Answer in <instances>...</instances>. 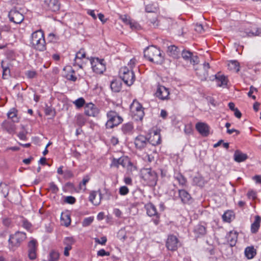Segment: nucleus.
Here are the masks:
<instances>
[{"instance_id":"obj_1","label":"nucleus","mask_w":261,"mask_h":261,"mask_svg":"<svg viewBox=\"0 0 261 261\" xmlns=\"http://www.w3.org/2000/svg\"><path fill=\"white\" fill-rule=\"evenodd\" d=\"M27 234L22 231H17L9 236L8 247L11 251H15L27 239Z\"/></svg>"},{"instance_id":"obj_2","label":"nucleus","mask_w":261,"mask_h":261,"mask_svg":"<svg viewBox=\"0 0 261 261\" xmlns=\"http://www.w3.org/2000/svg\"><path fill=\"white\" fill-rule=\"evenodd\" d=\"M144 56L150 62L158 64H162L164 61L161 50L153 46L147 47L144 51Z\"/></svg>"},{"instance_id":"obj_3","label":"nucleus","mask_w":261,"mask_h":261,"mask_svg":"<svg viewBox=\"0 0 261 261\" xmlns=\"http://www.w3.org/2000/svg\"><path fill=\"white\" fill-rule=\"evenodd\" d=\"M31 43L37 50L43 51L46 49V42L42 30H38L32 33Z\"/></svg>"},{"instance_id":"obj_4","label":"nucleus","mask_w":261,"mask_h":261,"mask_svg":"<svg viewBox=\"0 0 261 261\" xmlns=\"http://www.w3.org/2000/svg\"><path fill=\"white\" fill-rule=\"evenodd\" d=\"M141 177L147 184L151 187L155 186L158 181L156 173L151 168H144L141 170Z\"/></svg>"},{"instance_id":"obj_5","label":"nucleus","mask_w":261,"mask_h":261,"mask_svg":"<svg viewBox=\"0 0 261 261\" xmlns=\"http://www.w3.org/2000/svg\"><path fill=\"white\" fill-rule=\"evenodd\" d=\"M119 75L124 83L127 86H131L135 81V76L134 71L129 69L128 67L124 66L119 70Z\"/></svg>"},{"instance_id":"obj_6","label":"nucleus","mask_w":261,"mask_h":261,"mask_svg":"<svg viewBox=\"0 0 261 261\" xmlns=\"http://www.w3.org/2000/svg\"><path fill=\"white\" fill-rule=\"evenodd\" d=\"M108 120L106 124L107 128H112L123 121L122 118L114 111H110L107 114Z\"/></svg>"},{"instance_id":"obj_7","label":"nucleus","mask_w":261,"mask_h":261,"mask_svg":"<svg viewBox=\"0 0 261 261\" xmlns=\"http://www.w3.org/2000/svg\"><path fill=\"white\" fill-rule=\"evenodd\" d=\"M91 66L94 72L96 73H102L106 70V65L103 59L93 58L90 60Z\"/></svg>"},{"instance_id":"obj_8","label":"nucleus","mask_w":261,"mask_h":261,"mask_svg":"<svg viewBox=\"0 0 261 261\" xmlns=\"http://www.w3.org/2000/svg\"><path fill=\"white\" fill-rule=\"evenodd\" d=\"M131 111L135 115L137 116V119L142 120L144 117V113L142 105L137 100H135L130 107Z\"/></svg>"},{"instance_id":"obj_9","label":"nucleus","mask_w":261,"mask_h":261,"mask_svg":"<svg viewBox=\"0 0 261 261\" xmlns=\"http://www.w3.org/2000/svg\"><path fill=\"white\" fill-rule=\"evenodd\" d=\"M8 17L10 21L20 24L24 20V16L16 9L11 10L8 14Z\"/></svg>"},{"instance_id":"obj_10","label":"nucleus","mask_w":261,"mask_h":261,"mask_svg":"<svg viewBox=\"0 0 261 261\" xmlns=\"http://www.w3.org/2000/svg\"><path fill=\"white\" fill-rule=\"evenodd\" d=\"M28 257L31 260H34L37 257V242L32 240L28 243Z\"/></svg>"},{"instance_id":"obj_11","label":"nucleus","mask_w":261,"mask_h":261,"mask_svg":"<svg viewBox=\"0 0 261 261\" xmlns=\"http://www.w3.org/2000/svg\"><path fill=\"white\" fill-rule=\"evenodd\" d=\"M15 123L10 120H5L1 124L2 128L10 134H14L17 128Z\"/></svg>"},{"instance_id":"obj_12","label":"nucleus","mask_w":261,"mask_h":261,"mask_svg":"<svg viewBox=\"0 0 261 261\" xmlns=\"http://www.w3.org/2000/svg\"><path fill=\"white\" fill-rule=\"evenodd\" d=\"M169 89L164 86L159 85L155 93L156 97L161 100H166L169 98Z\"/></svg>"},{"instance_id":"obj_13","label":"nucleus","mask_w":261,"mask_h":261,"mask_svg":"<svg viewBox=\"0 0 261 261\" xmlns=\"http://www.w3.org/2000/svg\"><path fill=\"white\" fill-rule=\"evenodd\" d=\"M99 113L98 109L92 103L90 102L85 107V114L90 117H96Z\"/></svg>"},{"instance_id":"obj_14","label":"nucleus","mask_w":261,"mask_h":261,"mask_svg":"<svg viewBox=\"0 0 261 261\" xmlns=\"http://www.w3.org/2000/svg\"><path fill=\"white\" fill-rule=\"evenodd\" d=\"M43 7L47 11L56 12L59 9V5L57 0H44Z\"/></svg>"},{"instance_id":"obj_15","label":"nucleus","mask_w":261,"mask_h":261,"mask_svg":"<svg viewBox=\"0 0 261 261\" xmlns=\"http://www.w3.org/2000/svg\"><path fill=\"white\" fill-rule=\"evenodd\" d=\"M181 56L185 61H188L193 65L198 64L199 62L198 57L194 56L191 52L188 50H182Z\"/></svg>"},{"instance_id":"obj_16","label":"nucleus","mask_w":261,"mask_h":261,"mask_svg":"<svg viewBox=\"0 0 261 261\" xmlns=\"http://www.w3.org/2000/svg\"><path fill=\"white\" fill-rule=\"evenodd\" d=\"M244 33L245 35L243 34V37H252L261 35V29L257 28L256 26L252 25L250 28L245 29Z\"/></svg>"},{"instance_id":"obj_17","label":"nucleus","mask_w":261,"mask_h":261,"mask_svg":"<svg viewBox=\"0 0 261 261\" xmlns=\"http://www.w3.org/2000/svg\"><path fill=\"white\" fill-rule=\"evenodd\" d=\"M195 127L202 136L206 137L209 135L210 127L206 123L198 122L196 124Z\"/></svg>"},{"instance_id":"obj_18","label":"nucleus","mask_w":261,"mask_h":261,"mask_svg":"<svg viewBox=\"0 0 261 261\" xmlns=\"http://www.w3.org/2000/svg\"><path fill=\"white\" fill-rule=\"evenodd\" d=\"M178 243V239L175 236H169L166 242V247L168 249L174 251L177 248Z\"/></svg>"},{"instance_id":"obj_19","label":"nucleus","mask_w":261,"mask_h":261,"mask_svg":"<svg viewBox=\"0 0 261 261\" xmlns=\"http://www.w3.org/2000/svg\"><path fill=\"white\" fill-rule=\"evenodd\" d=\"M148 139L143 135H139L137 136L135 140V144L139 149H142L144 148L148 143Z\"/></svg>"},{"instance_id":"obj_20","label":"nucleus","mask_w":261,"mask_h":261,"mask_svg":"<svg viewBox=\"0 0 261 261\" xmlns=\"http://www.w3.org/2000/svg\"><path fill=\"white\" fill-rule=\"evenodd\" d=\"M209 68V64L205 62L203 64L202 68L197 70L196 73L201 81H205L206 80L208 75L207 70Z\"/></svg>"},{"instance_id":"obj_21","label":"nucleus","mask_w":261,"mask_h":261,"mask_svg":"<svg viewBox=\"0 0 261 261\" xmlns=\"http://www.w3.org/2000/svg\"><path fill=\"white\" fill-rule=\"evenodd\" d=\"M102 198V195L99 191H92L89 196V200L94 205H98L99 204Z\"/></svg>"},{"instance_id":"obj_22","label":"nucleus","mask_w":261,"mask_h":261,"mask_svg":"<svg viewBox=\"0 0 261 261\" xmlns=\"http://www.w3.org/2000/svg\"><path fill=\"white\" fill-rule=\"evenodd\" d=\"M215 80L219 87H225L227 84L228 80L223 74L217 73L215 75Z\"/></svg>"},{"instance_id":"obj_23","label":"nucleus","mask_w":261,"mask_h":261,"mask_svg":"<svg viewBox=\"0 0 261 261\" xmlns=\"http://www.w3.org/2000/svg\"><path fill=\"white\" fill-rule=\"evenodd\" d=\"M226 237L230 246L232 247L236 245L238 239V234L236 232L230 231Z\"/></svg>"},{"instance_id":"obj_24","label":"nucleus","mask_w":261,"mask_h":261,"mask_svg":"<svg viewBox=\"0 0 261 261\" xmlns=\"http://www.w3.org/2000/svg\"><path fill=\"white\" fill-rule=\"evenodd\" d=\"M194 232L196 237H200L206 233V228L201 224L196 225L194 228Z\"/></svg>"},{"instance_id":"obj_25","label":"nucleus","mask_w":261,"mask_h":261,"mask_svg":"<svg viewBox=\"0 0 261 261\" xmlns=\"http://www.w3.org/2000/svg\"><path fill=\"white\" fill-rule=\"evenodd\" d=\"M127 161L128 160L127 159L122 157L119 158V159L114 158L111 164V166H114L118 168L119 165H121L124 167L126 166Z\"/></svg>"},{"instance_id":"obj_26","label":"nucleus","mask_w":261,"mask_h":261,"mask_svg":"<svg viewBox=\"0 0 261 261\" xmlns=\"http://www.w3.org/2000/svg\"><path fill=\"white\" fill-rule=\"evenodd\" d=\"M8 118L11 119V121L18 122L19 118L17 117V110L15 108L11 109L7 113Z\"/></svg>"},{"instance_id":"obj_27","label":"nucleus","mask_w":261,"mask_h":261,"mask_svg":"<svg viewBox=\"0 0 261 261\" xmlns=\"http://www.w3.org/2000/svg\"><path fill=\"white\" fill-rule=\"evenodd\" d=\"M179 197L183 203H188L190 201L191 197L190 195L185 190H178Z\"/></svg>"},{"instance_id":"obj_28","label":"nucleus","mask_w":261,"mask_h":261,"mask_svg":"<svg viewBox=\"0 0 261 261\" xmlns=\"http://www.w3.org/2000/svg\"><path fill=\"white\" fill-rule=\"evenodd\" d=\"M168 53L169 56L174 58H176L178 57L179 54V50L175 45H171L168 48Z\"/></svg>"},{"instance_id":"obj_29","label":"nucleus","mask_w":261,"mask_h":261,"mask_svg":"<svg viewBox=\"0 0 261 261\" xmlns=\"http://www.w3.org/2000/svg\"><path fill=\"white\" fill-rule=\"evenodd\" d=\"M247 159V155L246 154L243 153L239 150L235 151L234 154V159L235 161L239 163L244 161Z\"/></svg>"},{"instance_id":"obj_30","label":"nucleus","mask_w":261,"mask_h":261,"mask_svg":"<svg viewBox=\"0 0 261 261\" xmlns=\"http://www.w3.org/2000/svg\"><path fill=\"white\" fill-rule=\"evenodd\" d=\"M261 218L259 216H256L254 222L251 224V230L252 233H256L260 226Z\"/></svg>"},{"instance_id":"obj_31","label":"nucleus","mask_w":261,"mask_h":261,"mask_svg":"<svg viewBox=\"0 0 261 261\" xmlns=\"http://www.w3.org/2000/svg\"><path fill=\"white\" fill-rule=\"evenodd\" d=\"M121 82L117 80H114L111 82V88L113 92H118L121 89Z\"/></svg>"},{"instance_id":"obj_32","label":"nucleus","mask_w":261,"mask_h":261,"mask_svg":"<svg viewBox=\"0 0 261 261\" xmlns=\"http://www.w3.org/2000/svg\"><path fill=\"white\" fill-rule=\"evenodd\" d=\"M147 214L149 216H158L156 209L155 206L152 203L148 204L146 205Z\"/></svg>"},{"instance_id":"obj_33","label":"nucleus","mask_w":261,"mask_h":261,"mask_svg":"<svg viewBox=\"0 0 261 261\" xmlns=\"http://www.w3.org/2000/svg\"><path fill=\"white\" fill-rule=\"evenodd\" d=\"M245 255L248 259L252 258L256 254V250L253 246H249L246 248Z\"/></svg>"},{"instance_id":"obj_34","label":"nucleus","mask_w":261,"mask_h":261,"mask_svg":"<svg viewBox=\"0 0 261 261\" xmlns=\"http://www.w3.org/2000/svg\"><path fill=\"white\" fill-rule=\"evenodd\" d=\"M122 131L125 134H130L133 129V123L128 122L122 125L121 128Z\"/></svg>"},{"instance_id":"obj_35","label":"nucleus","mask_w":261,"mask_h":261,"mask_svg":"<svg viewBox=\"0 0 261 261\" xmlns=\"http://www.w3.org/2000/svg\"><path fill=\"white\" fill-rule=\"evenodd\" d=\"M228 68L230 70H234L238 72L240 70V65L237 61H231L228 64Z\"/></svg>"},{"instance_id":"obj_36","label":"nucleus","mask_w":261,"mask_h":261,"mask_svg":"<svg viewBox=\"0 0 261 261\" xmlns=\"http://www.w3.org/2000/svg\"><path fill=\"white\" fill-rule=\"evenodd\" d=\"M74 242L75 241L72 237H66V256L69 255L68 251L71 249V245H73Z\"/></svg>"},{"instance_id":"obj_37","label":"nucleus","mask_w":261,"mask_h":261,"mask_svg":"<svg viewBox=\"0 0 261 261\" xmlns=\"http://www.w3.org/2000/svg\"><path fill=\"white\" fill-rule=\"evenodd\" d=\"M9 187L6 184L3 182L0 183V191L6 198L9 194Z\"/></svg>"},{"instance_id":"obj_38","label":"nucleus","mask_w":261,"mask_h":261,"mask_svg":"<svg viewBox=\"0 0 261 261\" xmlns=\"http://www.w3.org/2000/svg\"><path fill=\"white\" fill-rule=\"evenodd\" d=\"M90 180L89 176L86 175L84 177L82 181L79 184V188L81 190L85 191L86 190V185Z\"/></svg>"},{"instance_id":"obj_39","label":"nucleus","mask_w":261,"mask_h":261,"mask_svg":"<svg viewBox=\"0 0 261 261\" xmlns=\"http://www.w3.org/2000/svg\"><path fill=\"white\" fill-rule=\"evenodd\" d=\"M2 67L3 68V78L4 79H7L10 74V70L9 67L5 66L4 65V61L1 62Z\"/></svg>"},{"instance_id":"obj_40","label":"nucleus","mask_w":261,"mask_h":261,"mask_svg":"<svg viewBox=\"0 0 261 261\" xmlns=\"http://www.w3.org/2000/svg\"><path fill=\"white\" fill-rule=\"evenodd\" d=\"M70 68V71H69L67 74H66V80L75 82L76 79L77 77L75 75V71L71 69V68L69 67Z\"/></svg>"},{"instance_id":"obj_41","label":"nucleus","mask_w":261,"mask_h":261,"mask_svg":"<svg viewBox=\"0 0 261 261\" xmlns=\"http://www.w3.org/2000/svg\"><path fill=\"white\" fill-rule=\"evenodd\" d=\"M233 217V214L231 211L226 212L222 216L223 220L227 222H229Z\"/></svg>"},{"instance_id":"obj_42","label":"nucleus","mask_w":261,"mask_h":261,"mask_svg":"<svg viewBox=\"0 0 261 261\" xmlns=\"http://www.w3.org/2000/svg\"><path fill=\"white\" fill-rule=\"evenodd\" d=\"M59 257V253L55 250H51L49 254L48 261H57Z\"/></svg>"},{"instance_id":"obj_43","label":"nucleus","mask_w":261,"mask_h":261,"mask_svg":"<svg viewBox=\"0 0 261 261\" xmlns=\"http://www.w3.org/2000/svg\"><path fill=\"white\" fill-rule=\"evenodd\" d=\"M73 103L75 105L76 108L80 109L84 106L85 100L83 97H80L73 101Z\"/></svg>"},{"instance_id":"obj_44","label":"nucleus","mask_w":261,"mask_h":261,"mask_svg":"<svg viewBox=\"0 0 261 261\" xmlns=\"http://www.w3.org/2000/svg\"><path fill=\"white\" fill-rule=\"evenodd\" d=\"M174 178L178 181L179 185L182 186L185 185L186 182V179L180 173H177L175 174Z\"/></svg>"},{"instance_id":"obj_45","label":"nucleus","mask_w":261,"mask_h":261,"mask_svg":"<svg viewBox=\"0 0 261 261\" xmlns=\"http://www.w3.org/2000/svg\"><path fill=\"white\" fill-rule=\"evenodd\" d=\"M194 182L198 186L202 187L204 184V180L201 176H196L193 178Z\"/></svg>"},{"instance_id":"obj_46","label":"nucleus","mask_w":261,"mask_h":261,"mask_svg":"<svg viewBox=\"0 0 261 261\" xmlns=\"http://www.w3.org/2000/svg\"><path fill=\"white\" fill-rule=\"evenodd\" d=\"M22 225L24 228L27 230L30 229L32 226L31 223L25 218H23L22 220Z\"/></svg>"},{"instance_id":"obj_47","label":"nucleus","mask_w":261,"mask_h":261,"mask_svg":"<svg viewBox=\"0 0 261 261\" xmlns=\"http://www.w3.org/2000/svg\"><path fill=\"white\" fill-rule=\"evenodd\" d=\"M128 25L132 30H138L141 28L140 24L132 19L130 21V23H129Z\"/></svg>"},{"instance_id":"obj_48","label":"nucleus","mask_w":261,"mask_h":261,"mask_svg":"<svg viewBox=\"0 0 261 261\" xmlns=\"http://www.w3.org/2000/svg\"><path fill=\"white\" fill-rule=\"evenodd\" d=\"M128 192L129 189L126 186H123L120 187L119 193L121 195H126L128 193Z\"/></svg>"},{"instance_id":"obj_49","label":"nucleus","mask_w":261,"mask_h":261,"mask_svg":"<svg viewBox=\"0 0 261 261\" xmlns=\"http://www.w3.org/2000/svg\"><path fill=\"white\" fill-rule=\"evenodd\" d=\"M85 57V52L83 49H81L77 52L74 58V60L76 61L77 59H81Z\"/></svg>"},{"instance_id":"obj_50","label":"nucleus","mask_w":261,"mask_h":261,"mask_svg":"<svg viewBox=\"0 0 261 261\" xmlns=\"http://www.w3.org/2000/svg\"><path fill=\"white\" fill-rule=\"evenodd\" d=\"M156 10V8L153 4H149L146 6L145 11L146 12L152 13Z\"/></svg>"},{"instance_id":"obj_51","label":"nucleus","mask_w":261,"mask_h":261,"mask_svg":"<svg viewBox=\"0 0 261 261\" xmlns=\"http://www.w3.org/2000/svg\"><path fill=\"white\" fill-rule=\"evenodd\" d=\"M76 118L77 122L79 125H83L86 122V119L81 114L77 115L76 116Z\"/></svg>"},{"instance_id":"obj_52","label":"nucleus","mask_w":261,"mask_h":261,"mask_svg":"<svg viewBox=\"0 0 261 261\" xmlns=\"http://www.w3.org/2000/svg\"><path fill=\"white\" fill-rule=\"evenodd\" d=\"M93 221V217H88L85 218L83 222V226H89Z\"/></svg>"},{"instance_id":"obj_53","label":"nucleus","mask_w":261,"mask_h":261,"mask_svg":"<svg viewBox=\"0 0 261 261\" xmlns=\"http://www.w3.org/2000/svg\"><path fill=\"white\" fill-rule=\"evenodd\" d=\"M107 238L106 237H102L100 238V239H99L98 238H95V241L101 245H104L106 244V243L107 242Z\"/></svg>"},{"instance_id":"obj_54","label":"nucleus","mask_w":261,"mask_h":261,"mask_svg":"<svg viewBox=\"0 0 261 261\" xmlns=\"http://www.w3.org/2000/svg\"><path fill=\"white\" fill-rule=\"evenodd\" d=\"M76 201V199L71 196H66V203L73 204Z\"/></svg>"},{"instance_id":"obj_55","label":"nucleus","mask_w":261,"mask_h":261,"mask_svg":"<svg viewBox=\"0 0 261 261\" xmlns=\"http://www.w3.org/2000/svg\"><path fill=\"white\" fill-rule=\"evenodd\" d=\"M26 75L28 78L33 79L36 76L37 73L35 71L30 70L27 71Z\"/></svg>"},{"instance_id":"obj_56","label":"nucleus","mask_w":261,"mask_h":261,"mask_svg":"<svg viewBox=\"0 0 261 261\" xmlns=\"http://www.w3.org/2000/svg\"><path fill=\"white\" fill-rule=\"evenodd\" d=\"M121 19L122 20L123 22H124L126 24L128 25L129 23H130L131 19L127 15H122L121 16Z\"/></svg>"},{"instance_id":"obj_57","label":"nucleus","mask_w":261,"mask_h":261,"mask_svg":"<svg viewBox=\"0 0 261 261\" xmlns=\"http://www.w3.org/2000/svg\"><path fill=\"white\" fill-rule=\"evenodd\" d=\"M127 169L128 171H130L131 172L136 170V167L133 165V163L129 161H127Z\"/></svg>"},{"instance_id":"obj_58","label":"nucleus","mask_w":261,"mask_h":261,"mask_svg":"<svg viewBox=\"0 0 261 261\" xmlns=\"http://www.w3.org/2000/svg\"><path fill=\"white\" fill-rule=\"evenodd\" d=\"M193 129L190 125H185L184 132L187 135H190L192 133Z\"/></svg>"},{"instance_id":"obj_59","label":"nucleus","mask_w":261,"mask_h":261,"mask_svg":"<svg viewBox=\"0 0 261 261\" xmlns=\"http://www.w3.org/2000/svg\"><path fill=\"white\" fill-rule=\"evenodd\" d=\"M136 63V60L135 58H133L129 61V62L128 63L127 67L129 68V69L133 70V68L135 66Z\"/></svg>"},{"instance_id":"obj_60","label":"nucleus","mask_w":261,"mask_h":261,"mask_svg":"<svg viewBox=\"0 0 261 261\" xmlns=\"http://www.w3.org/2000/svg\"><path fill=\"white\" fill-rule=\"evenodd\" d=\"M109 255H110V253L109 252H106L103 249L99 250L97 252V255L98 256H109Z\"/></svg>"},{"instance_id":"obj_61","label":"nucleus","mask_w":261,"mask_h":261,"mask_svg":"<svg viewBox=\"0 0 261 261\" xmlns=\"http://www.w3.org/2000/svg\"><path fill=\"white\" fill-rule=\"evenodd\" d=\"M195 30L199 33H202L204 31L203 26L201 24H196L195 25Z\"/></svg>"},{"instance_id":"obj_62","label":"nucleus","mask_w":261,"mask_h":261,"mask_svg":"<svg viewBox=\"0 0 261 261\" xmlns=\"http://www.w3.org/2000/svg\"><path fill=\"white\" fill-rule=\"evenodd\" d=\"M247 196L250 199H255L256 197V194L253 191H249L247 193Z\"/></svg>"},{"instance_id":"obj_63","label":"nucleus","mask_w":261,"mask_h":261,"mask_svg":"<svg viewBox=\"0 0 261 261\" xmlns=\"http://www.w3.org/2000/svg\"><path fill=\"white\" fill-rule=\"evenodd\" d=\"M45 114L46 115H50V116H54V114H55V112L54 111L52 110L51 108H49V107H47L45 109Z\"/></svg>"},{"instance_id":"obj_64","label":"nucleus","mask_w":261,"mask_h":261,"mask_svg":"<svg viewBox=\"0 0 261 261\" xmlns=\"http://www.w3.org/2000/svg\"><path fill=\"white\" fill-rule=\"evenodd\" d=\"M49 189L54 193H56L58 191L57 186L54 182L49 184Z\"/></svg>"}]
</instances>
